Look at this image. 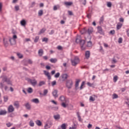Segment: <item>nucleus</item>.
I'll return each mask as SVG.
<instances>
[{"instance_id": "obj_1", "label": "nucleus", "mask_w": 129, "mask_h": 129, "mask_svg": "<svg viewBox=\"0 0 129 129\" xmlns=\"http://www.w3.org/2000/svg\"><path fill=\"white\" fill-rule=\"evenodd\" d=\"M66 86L68 89H71L73 86V81L72 79L67 80L66 83Z\"/></svg>"}, {"instance_id": "obj_2", "label": "nucleus", "mask_w": 129, "mask_h": 129, "mask_svg": "<svg viewBox=\"0 0 129 129\" xmlns=\"http://www.w3.org/2000/svg\"><path fill=\"white\" fill-rule=\"evenodd\" d=\"M3 78V81H4V82H6L8 85H13V84L12 83V81H11V79L9 78H8V77L7 76H3L2 77Z\"/></svg>"}, {"instance_id": "obj_3", "label": "nucleus", "mask_w": 129, "mask_h": 129, "mask_svg": "<svg viewBox=\"0 0 129 129\" xmlns=\"http://www.w3.org/2000/svg\"><path fill=\"white\" fill-rule=\"evenodd\" d=\"M71 63L73 66H76L78 63H79V58L77 56H75L73 59H71Z\"/></svg>"}, {"instance_id": "obj_4", "label": "nucleus", "mask_w": 129, "mask_h": 129, "mask_svg": "<svg viewBox=\"0 0 129 129\" xmlns=\"http://www.w3.org/2000/svg\"><path fill=\"white\" fill-rule=\"evenodd\" d=\"M26 80H27V81H28V82H29L30 83V84H31V85H32V86H34V87H35L36 86V85L37 84V83H38V82L35 79H31L30 78H27Z\"/></svg>"}, {"instance_id": "obj_5", "label": "nucleus", "mask_w": 129, "mask_h": 129, "mask_svg": "<svg viewBox=\"0 0 129 129\" xmlns=\"http://www.w3.org/2000/svg\"><path fill=\"white\" fill-rule=\"evenodd\" d=\"M8 112L11 113V112H14L15 111V108H14V106H13V105H10L8 107Z\"/></svg>"}, {"instance_id": "obj_6", "label": "nucleus", "mask_w": 129, "mask_h": 129, "mask_svg": "<svg viewBox=\"0 0 129 129\" xmlns=\"http://www.w3.org/2000/svg\"><path fill=\"white\" fill-rule=\"evenodd\" d=\"M43 72L45 76H47L48 78V80H51V76L50 75V73H49V72H47L46 71H43Z\"/></svg>"}, {"instance_id": "obj_7", "label": "nucleus", "mask_w": 129, "mask_h": 129, "mask_svg": "<svg viewBox=\"0 0 129 129\" xmlns=\"http://www.w3.org/2000/svg\"><path fill=\"white\" fill-rule=\"evenodd\" d=\"M52 93L54 98H57V97H58V90H54Z\"/></svg>"}, {"instance_id": "obj_8", "label": "nucleus", "mask_w": 129, "mask_h": 129, "mask_svg": "<svg viewBox=\"0 0 129 129\" xmlns=\"http://www.w3.org/2000/svg\"><path fill=\"white\" fill-rule=\"evenodd\" d=\"M9 42L11 45H16L17 42L16 41V39H14V38H10Z\"/></svg>"}, {"instance_id": "obj_9", "label": "nucleus", "mask_w": 129, "mask_h": 129, "mask_svg": "<svg viewBox=\"0 0 129 129\" xmlns=\"http://www.w3.org/2000/svg\"><path fill=\"white\" fill-rule=\"evenodd\" d=\"M61 77L62 79V81H65L68 78V75L67 74H63L61 75Z\"/></svg>"}, {"instance_id": "obj_10", "label": "nucleus", "mask_w": 129, "mask_h": 129, "mask_svg": "<svg viewBox=\"0 0 129 129\" xmlns=\"http://www.w3.org/2000/svg\"><path fill=\"white\" fill-rule=\"evenodd\" d=\"M79 82H80V80H77V81L76 82L75 84V89L76 90H78V89L79 88Z\"/></svg>"}, {"instance_id": "obj_11", "label": "nucleus", "mask_w": 129, "mask_h": 129, "mask_svg": "<svg viewBox=\"0 0 129 129\" xmlns=\"http://www.w3.org/2000/svg\"><path fill=\"white\" fill-rule=\"evenodd\" d=\"M24 106L26 107V109H28V110L31 109V104L29 102L24 104Z\"/></svg>"}, {"instance_id": "obj_12", "label": "nucleus", "mask_w": 129, "mask_h": 129, "mask_svg": "<svg viewBox=\"0 0 129 129\" xmlns=\"http://www.w3.org/2000/svg\"><path fill=\"white\" fill-rule=\"evenodd\" d=\"M3 42L5 47H7L8 46H9V42L8 41V39L6 38L3 39Z\"/></svg>"}, {"instance_id": "obj_13", "label": "nucleus", "mask_w": 129, "mask_h": 129, "mask_svg": "<svg viewBox=\"0 0 129 129\" xmlns=\"http://www.w3.org/2000/svg\"><path fill=\"white\" fill-rule=\"evenodd\" d=\"M97 98L95 95H93L92 96H90L89 100L90 101H95V98Z\"/></svg>"}, {"instance_id": "obj_14", "label": "nucleus", "mask_w": 129, "mask_h": 129, "mask_svg": "<svg viewBox=\"0 0 129 129\" xmlns=\"http://www.w3.org/2000/svg\"><path fill=\"white\" fill-rule=\"evenodd\" d=\"M43 54H44V50H43L42 49H40L38 50V55L40 57H42Z\"/></svg>"}, {"instance_id": "obj_15", "label": "nucleus", "mask_w": 129, "mask_h": 129, "mask_svg": "<svg viewBox=\"0 0 129 129\" xmlns=\"http://www.w3.org/2000/svg\"><path fill=\"white\" fill-rule=\"evenodd\" d=\"M80 46L81 47V49L83 50V46L84 45V44H85V41L84 40H81V41H80Z\"/></svg>"}, {"instance_id": "obj_16", "label": "nucleus", "mask_w": 129, "mask_h": 129, "mask_svg": "<svg viewBox=\"0 0 129 129\" xmlns=\"http://www.w3.org/2000/svg\"><path fill=\"white\" fill-rule=\"evenodd\" d=\"M85 57L86 59H89V57H90V51H86L85 52Z\"/></svg>"}, {"instance_id": "obj_17", "label": "nucleus", "mask_w": 129, "mask_h": 129, "mask_svg": "<svg viewBox=\"0 0 129 129\" xmlns=\"http://www.w3.org/2000/svg\"><path fill=\"white\" fill-rule=\"evenodd\" d=\"M98 31L99 34H101V35H103V31L102 30V28H101V27H98Z\"/></svg>"}, {"instance_id": "obj_18", "label": "nucleus", "mask_w": 129, "mask_h": 129, "mask_svg": "<svg viewBox=\"0 0 129 129\" xmlns=\"http://www.w3.org/2000/svg\"><path fill=\"white\" fill-rule=\"evenodd\" d=\"M93 32V29L92 28H89L88 30H87V33L89 34V35H90L91 33Z\"/></svg>"}, {"instance_id": "obj_19", "label": "nucleus", "mask_w": 129, "mask_h": 129, "mask_svg": "<svg viewBox=\"0 0 129 129\" xmlns=\"http://www.w3.org/2000/svg\"><path fill=\"white\" fill-rule=\"evenodd\" d=\"M81 41V36H78L76 39V43H80Z\"/></svg>"}, {"instance_id": "obj_20", "label": "nucleus", "mask_w": 129, "mask_h": 129, "mask_svg": "<svg viewBox=\"0 0 129 129\" xmlns=\"http://www.w3.org/2000/svg\"><path fill=\"white\" fill-rule=\"evenodd\" d=\"M14 105L16 107V108H19V107H20V103H19L18 101L15 102Z\"/></svg>"}, {"instance_id": "obj_21", "label": "nucleus", "mask_w": 129, "mask_h": 129, "mask_svg": "<svg viewBox=\"0 0 129 129\" xmlns=\"http://www.w3.org/2000/svg\"><path fill=\"white\" fill-rule=\"evenodd\" d=\"M59 100H60L61 102H64V101H66V100L65 99V97H64V96H61L59 97Z\"/></svg>"}, {"instance_id": "obj_22", "label": "nucleus", "mask_w": 129, "mask_h": 129, "mask_svg": "<svg viewBox=\"0 0 129 129\" xmlns=\"http://www.w3.org/2000/svg\"><path fill=\"white\" fill-rule=\"evenodd\" d=\"M5 114H7V111L3 110L0 111V115H5Z\"/></svg>"}, {"instance_id": "obj_23", "label": "nucleus", "mask_w": 129, "mask_h": 129, "mask_svg": "<svg viewBox=\"0 0 129 129\" xmlns=\"http://www.w3.org/2000/svg\"><path fill=\"white\" fill-rule=\"evenodd\" d=\"M36 123L38 126H41L42 125V122L40 120H37L36 121Z\"/></svg>"}, {"instance_id": "obj_24", "label": "nucleus", "mask_w": 129, "mask_h": 129, "mask_svg": "<svg viewBox=\"0 0 129 129\" xmlns=\"http://www.w3.org/2000/svg\"><path fill=\"white\" fill-rule=\"evenodd\" d=\"M32 101L34 103H39V102H40V101H39V99L37 98L32 99Z\"/></svg>"}, {"instance_id": "obj_25", "label": "nucleus", "mask_w": 129, "mask_h": 129, "mask_svg": "<svg viewBox=\"0 0 129 129\" xmlns=\"http://www.w3.org/2000/svg\"><path fill=\"white\" fill-rule=\"evenodd\" d=\"M87 46L88 47H92V42L90 41H88Z\"/></svg>"}, {"instance_id": "obj_26", "label": "nucleus", "mask_w": 129, "mask_h": 129, "mask_svg": "<svg viewBox=\"0 0 129 129\" xmlns=\"http://www.w3.org/2000/svg\"><path fill=\"white\" fill-rule=\"evenodd\" d=\"M45 31L46 29L45 28H42L39 32L38 35H41V34H43V33H45Z\"/></svg>"}, {"instance_id": "obj_27", "label": "nucleus", "mask_w": 129, "mask_h": 129, "mask_svg": "<svg viewBox=\"0 0 129 129\" xmlns=\"http://www.w3.org/2000/svg\"><path fill=\"white\" fill-rule=\"evenodd\" d=\"M104 21V17L102 16L100 19L99 24H103V21Z\"/></svg>"}, {"instance_id": "obj_28", "label": "nucleus", "mask_w": 129, "mask_h": 129, "mask_svg": "<svg viewBox=\"0 0 129 129\" xmlns=\"http://www.w3.org/2000/svg\"><path fill=\"white\" fill-rule=\"evenodd\" d=\"M50 61L51 63H56L57 62V59L52 58L50 59Z\"/></svg>"}, {"instance_id": "obj_29", "label": "nucleus", "mask_w": 129, "mask_h": 129, "mask_svg": "<svg viewBox=\"0 0 129 129\" xmlns=\"http://www.w3.org/2000/svg\"><path fill=\"white\" fill-rule=\"evenodd\" d=\"M21 26H26V20H23L20 22Z\"/></svg>"}, {"instance_id": "obj_30", "label": "nucleus", "mask_w": 129, "mask_h": 129, "mask_svg": "<svg viewBox=\"0 0 129 129\" xmlns=\"http://www.w3.org/2000/svg\"><path fill=\"white\" fill-rule=\"evenodd\" d=\"M59 9H60L59 5L54 6L53 7V11H57V10H59Z\"/></svg>"}, {"instance_id": "obj_31", "label": "nucleus", "mask_w": 129, "mask_h": 129, "mask_svg": "<svg viewBox=\"0 0 129 129\" xmlns=\"http://www.w3.org/2000/svg\"><path fill=\"white\" fill-rule=\"evenodd\" d=\"M54 119H60V115L57 114L53 116Z\"/></svg>"}, {"instance_id": "obj_32", "label": "nucleus", "mask_w": 129, "mask_h": 129, "mask_svg": "<svg viewBox=\"0 0 129 129\" xmlns=\"http://www.w3.org/2000/svg\"><path fill=\"white\" fill-rule=\"evenodd\" d=\"M64 5H66V6H72V5H73V2H65L64 3Z\"/></svg>"}, {"instance_id": "obj_33", "label": "nucleus", "mask_w": 129, "mask_h": 129, "mask_svg": "<svg viewBox=\"0 0 129 129\" xmlns=\"http://www.w3.org/2000/svg\"><path fill=\"white\" fill-rule=\"evenodd\" d=\"M60 127L61 129H66L67 128V127H66V124L63 123L61 125Z\"/></svg>"}, {"instance_id": "obj_34", "label": "nucleus", "mask_w": 129, "mask_h": 129, "mask_svg": "<svg viewBox=\"0 0 129 129\" xmlns=\"http://www.w3.org/2000/svg\"><path fill=\"white\" fill-rule=\"evenodd\" d=\"M122 26V24H121V23L117 24V26H116L117 30H119L121 28Z\"/></svg>"}, {"instance_id": "obj_35", "label": "nucleus", "mask_w": 129, "mask_h": 129, "mask_svg": "<svg viewBox=\"0 0 129 129\" xmlns=\"http://www.w3.org/2000/svg\"><path fill=\"white\" fill-rule=\"evenodd\" d=\"M84 84H85V82L84 81L82 82L81 85L80 87V90H82V89H83V86H84Z\"/></svg>"}, {"instance_id": "obj_36", "label": "nucleus", "mask_w": 129, "mask_h": 129, "mask_svg": "<svg viewBox=\"0 0 129 129\" xmlns=\"http://www.w3.org/2000/svg\"><path fill=\"white\" fill-rule=\"evenodd\" d=\"M27 92L28 93H33V89L31 87L28 88L27 90Z\"/></svg>"}, {"instance_id": "obj_37", "label": "nucleus", "mask_w": 129, "mask_h": 129, "mask_svg": "<svg viewBox=\"0 0 129 129\" xmlns=\"http://www.w3.org/2000/svg\"><path fill=\"white\" fill-rule=\"evenodd\" d=\"M80 2H81V4H82L84 6L86 5V0H80Z\"/></svg>"}, {"instance_id": "obj_38", "label": "nucleus", "mask_w": 129, "mask_h": 129, "mask_svg": "<svg viewBox=\"0 0 129 129\" xmlns=\"http://www.w3.org/2000/svg\"><path fill=\"white\" fill-rule=\"evenodd\" d=\"M116 98H118V96L116 94H113L112 99H115Z\"/></svg>"}, {"instance_id": "obj_39", "label": "nucleus", "mask_w": 129, "mask_h": 129, "mask_svg": "<svg viewBox=\"0 0 129 129\" xmlns=\"http://www.w3.org/2000/svg\"><path fill=\"white\" fill-rule=\"evenodd\" d=\"M39 86H42V85H45V82L44 81H40L39 83Z\"/></svg>"}, {"instance_id": "obj_40", "label": "nucleus", "mask_w": 129, "mask_h": 129, "mask_svg": "<svg viewBox=\"0 0 129 129\" xmlns=\"http://www.w3.org/2000/svg\"><path fill=\"white\" fill-rule=\"evenodd\" d=\"M35 123H34V122L33 121V120H30L29 122V125H30V126H34Z\"/></svg>"}, {"instance_id": "obj_41", "label": "nucleus", "mask_w": 129, "mask_h": 129, "mask_svg": "<svg viewBox=\"0 0 129 129\" xmlns=\"http://www.w3.org/2000/svg\"><path fill=\"white\" fill-rule=\"evenodd\" d=\"M48 93V90L45 89L43 91V95L44 96H46L47 95V94Z\"/></svg>"}, {"instance_id": "obj_42", "label": "nucleus", "mask_w": 129, "mask_h": 129, "mask_svg": "<svg viewBox=\"0 0 129 129\" xmlns=\"http://www.w3.org/2000/svg\"><path fill=\"white\" fill-rule=\"evenodd\" d=\"M50 126L49 125V124L48 123H47L46 124H45V125H44V128L45 129H47V128H50Z\"/></svg>"}, {"instance_id": "obj_43", "label": "nucleus", "mask_w": 129, "mask_h": 129, "mask_svg": "<svg viewBox=\"0 0 129 129\" xmlns=\"http://www.w3.org/2000/svg\"><path fill=\"white\" fill-rule=\"evenodd\" d=\"M61 105L62 107H64V108H66L67 107V105L64 102H62Z\"/></svg>"}, {"instance_id": "obj_44", "label": "nucleus", "mask_w": 129, "mask_h": 129, "mask_svg": "<svg viewBox=\"0 0 129 129\" xmlns=\"http://www.w3.org/2000/svg\"><path fill=\"white\" fill-rule=\"evenodd\" d=\"M17 56L19 58H20V59H22V58H23V54H22L20 53H17Z\"/></svg>"}, {"instance_id": "obj_45", "label": "nucleus", "mask_w": 129, "mask_h": 129, "mask_svg": "<svg viewBox=\"0 0 129 129\" xmlns=\"http://www.w3.org/2000/svg\"><path fill=\"white\" fill-rule=\"evenodd\" d=\"M43 15V10H39L38 12V16L41 17Z\"/></svg>"}, {"instance_id": "obj_46", "label": "nucleus", "mask_w": 129, "mask_h": 129, "mask_svg": "<svg viewBox=\"0 0 129 129\" xmlns=\"http://www.w3.org/2000/svg\"><path fill=\"white\" fill-rule=\"evenodd\" d=\"M35 5H36V3L35 2H33L31 3V5L29 8H34Z\"/></svg>"}, {"instance_id": "obj_47", "label": "nucleus", "mask_w": 129, "mask_h": 129, "mask_svg": "<svg viewBox=\"0 0 129 129\" xmlns=\"http://www.w3.org/2000/svg\"><path fill=\"white\" fill-rule=\"evenodd\" d=\"M6 125L7 127H10V126H12V125H13V123H11V122H9L6 123Z\"/></svg>"}, {"instance_id": "obj_48", "label": "nucleus", "mask_w": 129, "mask_h": 129, "mask_svg": "<svg viewBox=\"0 0 129 129\" xmlns=\"http://www.w3.org/2000/svg\"><path fill=\"white\" fill-rule=\"evenodd\" d=\"M116 62H117V60H116V59H115V58H113L112 60V63L115 64V63H116Z\"/></svg>"}, {"instance_id": "obj_49", "label": "nucleus", "mask_w": 129, "mask_h": 129, "mask_svg": "<svg viewBox=\"0 0 129 129\" xmlns=\"http://www.w3.org/2000/svg\"><path fill=\"white\" fill-rule=\"evenodd\" d=\"M39 41V36H36L34 39V42L37 43Z\"/></svg>"}, {"instance_id": "obj_50", "label": "nucleus", "mask_w": 129, "mask_h": 129, "mask_svg": "<svg viewBox=\"0 0 129 129\" xmlns=\"http://www.w3.org/2000/svg\"><path fill=\"white\" fill-rule=\"evenodd\" d=\"M60 76V73H57L54 75L55 78H58V77Z\"/></svg>"}, {"instance_id": "obj_51", "label": "nucleus", "mask_w": 129, "mask_h": 129, "mask_svg": "<svg viewBox=\"0 0 129 129\" xmlns=\"http://www.w3.org/2000/svg\"><path fill=\"white\" fill-rule=\"evenodd\" d=\"M57 84V82L56 81H53L51 82L52 86H55L56 84Z\"/></svg>"}, {"instance_id": "obj_52", "label": "nucleus", "mask_w": 129, "mask_h": 129, "mask_svg": "<svg viewBox=\"0 0 129 129\" xmlns=\"http://www.w3.org/2000/svg\"><path fill=\"white\" fill-rule=\"evenodd\" d=\"M118 42L119 44H121L122 43V38L121 37L119 38Z\"/></svg>"}, {"instance_id": "obj_53", "label": "nucleus", "mask_w": 129, "mask_h": 129, "mask_svg": "<svg viewBox=\"0 0 129 129\" xmlns=\"http://www.w3.org/2000/svg\"><path fill=\"white\" fill-rule=\"evenodd\" d=\"M0 86H1V88L2 89H3V88H4V86H5V85L4 84V82H1L0 83Z\"/></svg>"}, {"instance_id": "obj_54", "label": "nucleus", "mask_w": 129, "mask_h": 129, "mask_svg": "<svg viewBox=\"0 0 129 129\" xmlns=\"http://www.w3.org/2000/svg\"><path fill=\"white\" fill-rule=\"evenodd\" d=\"M115 33V31H114V30H111L109 32V33L111 34V35H114Z\"/></svg>"}, {"instance_id": "obj_55", "label": "nucleus", "mask_w": 129, "mask_h": 129, "mask_svg": "<svg viewBox=\"0 0 129 129\" xmlns=\"http://www.w3.org/2000/svg\"><path fill=\"white\" fill-rule=\"evenodd\" d=\"M113 81L114 82H116L117 81V76H115L113 78Z\"/></svg>"}, {"instance_id": "obj_56", "label": "nucleus", "mask_w": 129, "mask_h": 129, "mask_svg": "<svg viewBox=\"0 0 129 129\" xmlns=\"http://www.w3.org/2000/svg\"><path fill=\"white\" fill-rule=\"evenodd\" d=\"M15 9L16 11H19L20 10V6H16L15 7Z\"/></svg>"}, {"instance_id": "obj_57", "label": "nucleus", "mask_w": 129, "mask_h": 129, "mask_svg": "<svg viewBox=\"0 0 129 129\" xmlns=\"http://www.w3.org/2000/svg\"><path fill=\"white\" fill-rule=\"evenodd\" d=\"M107 6L108 8H111V2H108Z\"/></svg>"}, {"instance_id": "obj_58", "label": "nucleus", "mask_w": 129, "mask_h": 129, "mask_svg": "<svg viewBox=\"0 0 129 129\" xmlns=\"http://www.w3.org/2000/svg\"><path fill=\"white\" fill-rule=\"evenodd\" d=\"M42 42H48V38L44 37L42 39Z\"/></svg>"}, {"instance_id": "obj_59", "label": "nucleus", "mask_w": 129, "mask_h": 129, "mask_svg": "<svg viewBox=\"0 0 129 129\" xmlns=\"http://www.w3.org/2000/svg\"><path fill=\"white\" fill-rule=\"evenodd\" d=\"M5 102H7L9 100V98L8 97H4Z\"/></svg>"}, {"instance_id": "obj_60", "label": "nucleus", "mask_w": 129, "mask_h": 129, "mask_svg": "<svg viewBox=\"0 0 129 129\" xmlns=\"http://www.w3.org/2000/svg\"><path fill=\"white\" fill-rule=\"evenodd\" d=\"M78 117L79 118V121H81V117L80 116V115H79V113H77Z\"/></svg>"}, {"instance_id": "obj_61", "label": "nucleus", "mask_w": 129, "mask_h": 129, "mask_svg": "<svg viewBox=\"0 0 129 129\" xmlns=\"http://www.w3.org/2000/svg\"><path fill=\"white\" fill-rule=\"evenodd\" d=\"M55 33V31L54 30H51V31L49 33V35H53Z\"/></svg>"}, {"instance_id": "obj_62", "label": "nucleus", "mask_w": 129, "mask_h": 129, "mask_svg": "<svg viewBox=\"0 0 129 129\" xmlns=\"http://www.w3.org/2000/svg\"><path fill=\"white\" fill-rule=\"evenodd\" d=\"M87 84L88 86H90V87H92V86L93 85V84H91L89 82H88Z\"/></svg>"}, {"instance_id": "obj_63", "label": "nucleus", "mask_w": 129, "mask_h": 129, "mask_svg": "<svg viewBox=\"0 0 129 129\" xmlns=\"http://www.w3.org/2000/svg\"><path fill=\"white\" fill-rule=\"evenodd\" d=\"M27 62L29 64H33V61L31 59H28Z\"/></svg>"}, {"instance_id": "obj_64", "label": "nucleus", "mask_w": 129, "mask_h": 129, "mask_svg": "<svg viewBox=\"0 0 129 129\" xmlns=\"http://www.w3.org/2000/svg\"><path fill=\"white\" fill-rule=\"evenodd\" d=\"M68 14L70 16H73V13L71 11H68Z\"/></svg>"}]
</instances>
